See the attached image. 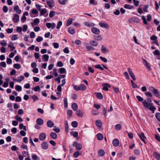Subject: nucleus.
<instances>
[{
	"label": "nucleus",
	"instance_id": "37",
	"mask_svg": "<svg viewBox=\"0 0 160 160\" xmlns=\"http://www.w3.org/2000/svg\"><path fill=\"white\" fill-rule=\"evenodd\" d=\"M153 156L156 158L160 159V155L157 152H155L153 154Z\"/></svg>",
	"mask_w": 160,
	"mask_h": 160
},
{
	"label": "nucleus",
	"instance_id": "61",
	"mask_svg": "<svg viewBox=\"0 0 160 160\" xmlns=\"http://www.w3.org/2000/svg\"><path fill=\"white\" fill-rule=\"evenodd\" d=\"M58 2L61 4L64 5L66 4V2L64 0H58Z\"/></svg>",
	"mask_w": 160,
	"mask_h": 160
},
{
	"label": "nucleus",
	"instance_id": "47",
	"mask_svg": "<svg viewBox=\"0 0 160 160\" xmlns=\"http://www.w3.org/2000/svg\"><path fill=\"white\" fill-rule=\"evenodd\" d=\"M55 15V12L53 11H50L49 13V17L50 18H52Z\"/></svg>",
	"mask_w": 160,
	"mask_h": 160
},
{
	"label": "nucleus",
	"instance_id": "6",
	"mask_svg": "<svg viewBox=\"0 0 160 160\" xmlns=\"http://www.w3.org/2000/svg\"><path fill=\"white\" fill-rule=\"evenodd\" d=\"M46 3L47 5L49 6L50 8H52L53 7L52 5L54 3L53 0H46Z\"/></svg>",
	"mask_w": 160,
	"mask_h": 160
},
{
	"label": "nucleus",
	"instance_id": "64",
	"mask_svg": "<svg viewBox=\"0 0 160 160\" xmlns=\"http://www.w3.org/2000/svg\"><path fill=\"white\" fill-rule=\"evenodd\" d=\"M155 139L159 142H160V137H159V135L156 134L155 135Z\"/></svg>",
	"mask_w": 160,
	"mask_h": 160
},
{
	"label": "nucleus",
	"instance_id": "13",
	"mask_svg": "<svg viewBox=\"0 0 160 160\" xmlns=\"http://www.w3.org/2000/svg\"><path fill=\"white\" fill-rule=\"evenodd\" d=\"M47 125L48 127L52 128L54 126V123L52 121L48 120L47 122Z\"/></svg>",
	"mask_w": 160,
	"mask_h": 160
},
{
	"label": "nucleus",
	"instance_id": "2",
	"mask_svg": "<svg viewBox=\"0 0 160 160\" xmlns=\"http://www.w3.org/2000/svg\"><path fill=\"white\" fill-rule=\"evenodd\" d=\"M142 62L143 65L147 68L148 71H150L151 70L152 68L150 64L148 62L146 59L143 58L142 59Z\"/></svg>",
	"mask_w": 160,
	"mask_h": 160
},
{
	"label": "nucleus",
	"instance_id": "57",
	"mask_svg": "<svg viewBox=\"0 0 160 160\" xmlns=\"http://www.w3.org/2000/svg\"><path fill=\"white\" fill-rule=\"evenodd\" d=\"M79 153L78 151L75 152L73 154V157L77 158L79 155Z\"/></svg>",
	"mask_w": 160,
	"mask_h": 160
},
{
	"label": "nucleus",
	"instance_id": "4",
	"mask_svg": "<svg viewBox=\"0 0 160 160\" xmlns=\"http://www.w3.org/2000/svg\"><path fill=\"white\" fill-rule=\"evenodd\" d=\"M91 32L94 34H98L100 33V31L97 28L93 27L91 28Z\"/></svg>",
	"mask_w": 160,
	"mask_h": 160
},
{
	"label": "nucleus",
	"instance_id": "48",
	"mask_svg": "<svg viewBox=\"0 0 160 160\" xmlns=\"http://www.w3.org/2000/svg\"><path fill=\"white\" fill-rule=\"evenodd\" d=\"M155 117L160 122V113L157 112L155 114Z\"/></svg>",
	"mask_w": 160,
	"mask_h": 160
},
{
	"label": "nucleus",
	"instance_id": "36",
	"mask_svg": "<svg viewBox=\"0 0 160 160\" xmlns=\"http://www.w3.org/2000/svg\"><path fill=\"white\" fill-rule=\"evenodd\" d=\"M40 12V15H43L46 13L47 10L45 8H43Z\"/></svg>",
	"mask_w": 160,
	"mask_h": 160
},
{
	"label": "nucleus",
	"instance_id": "45",
	"mask_svg": "<svg viewBox=\"0 0 160 160\" xmlns=\"http://www.w3.org/2000/svg\"><path fill=\"white\" fill-rule=\"evenodd\" d=\"M86 48L88 51H93L95 50V48L93 47L92 46H86Z\"/></svg>",
	"mask_w": 160,
	"mask_h": 160
},
{
	"label": "nucleus",
	"instance_id": "52",
	"mask_svg": "<svg viewBox=\"0 0 160 160\" xmlns=\"http://www.w3.org/2000/svg\"><path fill=\"white\" fill-rule=\"evenodd\" d=\"M149 6L148 5H145L143 8V10L145 12H148V11L147 10V9L148 8Z\"/></svg>",
	"mask_w": 160,
	"mask_h": 160
},
{
	"label": "nucleus",
	"instance_id": "40",
	"mask_svg": "<svg viewBox=\"0 0 160 160\" xmlns=\"http://www.w3.org/2000/svg\"><path fill=\"white\" fill-rule=\"evenodd\" d=\"M19 128L20 129H23V130L25 131H27V129L26 126H24L23 124H20L19 126Z\"/></svg>",
	"mask_w": 160,
	"mask_h": 160
},
{
	"label": "nucleus",
	"instance_id": "28",
	"mask_svg": "<svg viewBox=\"0 0 160 160\" xmlns=\"http://www.w3.org/2000/svg\"><path fill=\"white\" fill-rule=\"evenodd\" d=\"M101 50L103 53H106L108 51V50L105 47L104 45H102L101 48Z\"/></svg>",
	"mask_w": 160,
	"mask_h": 160
},
{
	"label": "nucleus",
	"instance_id": "59",
	"mask_svg": "<svg viewBox=\"0 0 160 160\" xmlns=\"http://www.w3.org/2000/svg\"><path fill=\"white\" fill-rule=\"evenodd\" d=\"M53 130L56 133H58L60 131L59 128H56V126H54V128L53 129Z\"/></svg>",
	"mask_w": 160,
	"mask_h": 160
},
{
	"label": "nucleus",
	"instance_id": "9",
	"mask_svg": "<svg viewBox=\"0 0 160 160\" xmlns=\"http://www.w3.org/2000/svg\"><path fill=\"white\" fill-rule=\"evenodd\" d=\"M13 9L18 14H20L22 13V11L19 8V7L18 5L14 6Z\"/></svg>",
	"mask_w": 160,
	"mask_h": 160
},
{
	"label": "nucleus",
	"instance_id": "21",
	"mask_svg": "<svg viewBox=\"0 0 160 160\" xmlns=\"http://www.w3.org/2000/svg\"><path fill=\"white\" fill-rule=\"evenodd\" d=\"M72 109L74 111H77L78 108V105L75 103H73L72 104Z\"/></svg>",
	"mask_w": 160,
	"mask_h": 160
},
{
	"label": "nucleus",
	"instance_id": "62",
	"mask_svg": "<svg viewBox=\"0 0 160 160\" xmlns=\"http://www.w3.org/2000/svg\"><path fill=\"white\" fill-rule=\"evenodd\" d=\"M13 28H12L11 29L8 28L6 30L7 32L8 33H12V32H13Z\"/></svg>",
	"mask_w": 160,
	"mask_h": 160
},
{
	"label": "nucleus",
	"instance_id": "32",
	"mask_svg": "<svg viewBox=\"0 0 160 160\" xmlns=\"http://www.w3.org/2000/svg\"><path fill=\"white\" fill-rule=\"evenodd\" d=\"M15 89L18 91H21L22 90V88L21 86L18 85L15 86Z\"/></svg>",
	"mask_w": 160,
	"mask_h": 160
},
{
	"label": "nucleus",
	"instance_id": "23",
	"mask_svg": "<svg viewBox=\"0 0 160 160\" xmlns=\"http://www.w3.org/2000/svg\"><path fill=\"white\" fill-rule=\"evenodd\" d=\"M40 22L39 19L38 18H36L34 19L33 22L32 23V25H36Z\"/></svg>",
	"mask_w": 160,
	"mask_h": 160
},
{
	"label": "nucleus",
	"instance_id": "35",
	"mask_svg": "<svg viewBox=\"0 0 160 160\" xmlns=\"http://www.w3.org/2000/svg\"><path fill=\"white\" fill-rule=\"evenodd\" d=\"M13 67L14 68L16 69H19L20 68L21 66L19 63H15L13 65Z\"/></svg>",
	"mask_w": 160,
	"mask_h": 160
},
{
	"label": "nucleus",
	"instance_id": "14",
	"mask_svg": "<svg viewBox=\"0 0 160 160\" xmlns=\"http://www.w3.org/2000/svg\"><path fill=\"white\" fill-rule=\"evenodd\" d=\"M99 25L100 26L102 27H104L107 29H108L109 28L108 25L106 23L99 22Z\"/></svg>",
	"mask_w": 160,
	"mask_h": 160
},
{
	"label": "nucleus",
	"instance_id": "15",
	"mask_svg": "<svg viewBox=\"0 0 160 160\" xmlns=\"http://www.w3.org/2000/svg\"><path fill=\"white\" fill-rule=\"evenodd\" d=\"M68 32L71 34H73L75 32V30L74 28L72 27H69Z\"/></svg>",
	"mask_w": 160,
	"mask_h": 160
},
{
	"label": "nucleus",
	"instance_id": "50",
	"mask_svg": "<svg viewBox=\"0 0 160 160\" xmlns=\"http://www.w3.org/2000/svg\"><path fill=\"white\" fill-rule=\"evenodd\" d=\"M7 63L8 64H10L12 63V60L10 58H7Z\"/></svg>",
	"mask_w": 160,
	"mask_h": 160
},
{
	"label": "nucleus",
	"instance_id": "43",
	"mask_svg": "<svg viewBox=\"0 0 160 160\" xmlns=\"http://www.w3.org/2000/svg\"><path fill=\"white\" fill-rule=\"evenodd\" d=\"M15 119L19 122L23 121L22 119L20 117H19L18 115H17L15 117Z\"/></svg>",
	"mask_w": 160,
	"mask_h": 160
},
{
	"label": "nucleus",
	"instance_id": "16",
	"mask_svg": "<svg viewBox=\"0 0 160 160\" xmlns=\"http://www.w3.org/2000/svg\"><path fill=\"white\" fill-rule=\"evenodd\" d=\"M76 113V115L79 117H82L83 116V113L82 111L81 110H79L77 111Z\"/></svg>",
	"mask_w": 160,
	"mask_h": 160
},
{
	"label": "nucleus",
	"instance_id": "49",
	"mask_svg": "<svg viewBox=\"0 0 160 160\" xmlns=\"http://www.w3.org/2000/svg\"><path fill=\"white\" fill-rule=\"evenodd\" d=\"M62 21H59L57 23V28L58 29H59L61 26H62Z\"/></svg>",
	"mask_w": 160,
	"mask_h": 160
},
{
	"label": "nucleus",
	"instance_id": "25",
	"mask_svg": "<svg viewBox=\"0 0 160 160\" xmlns=\"http://www.w3.org/2000/svg\"><path fill=\"white\" fill-rule=\"evenodd\" d=\"M105 153L104 151L102 149H100L98 151V154L101 156H103Z\"/></svg>",
	"mask_w": 160,
	"mask_h": 160
},
{
	"label": "nucleus",
	"instance_id": "33",
	"mask_svg": "<svg viewBox=\"0 0 160 160\" xmlns=\"http://www.w3.org/2000/svg\"><path fill=\"white\" fill-rule=\"evenodd\" d=\"M96 96L98 99H102L103 98V96L102 94L100 92L97 93Z\"/></svg>",
	"mask_w": 160,
	"mask_h": 160
},
{
	"label": "nucleus",
	"instance_id": "17",
	"mask_svg": "<svg viewBox=\"0 0 160 160\" xmlns=\"http://www.w3.org/2000/svg\"><path fill=\"white\" fill-rule=\"evenodd\" d=\"M138 135L139 136V137L144 142L146 143V142L145 140V139L146 138V137L145 136L144 134L142 132L140 134H138Z\"/></svg>",
	"mask_w": 160,
	"mask_h": 160
},
{
	"label": "nucleus",
	"instance_id": "5",
	"mask_svg": "<svg viewBox=\"0 0 160 160\" xmlns=\"http://www.w3.org/2000/svg\"><path fill=\"white\" fill-rule=\"evenodd\" d=\"M84 24L88 27H92L95 26V24L92 22H83Z\"/></svg>",
	"mask_w": 160,
	"mask_h": 160
},
{
	"label": "nucleus",
	"instance_id": "11",
	"mask_svg": "<svg viewBox=\"0 0 160 160\" xmlns=\"http://www.w3.org/2000/svg\"><path fill=\"white\" fill-rule=\"evenodd\" d=\"M41 147L44 149H47L48 148V145L46 142H43L42 143Z\"/></svg>",
	"mask_w": 160,
	"mask_h": 160
},
{
	"label": "nucleus",
	"instance_id": "31",
	"mask_svg": "<svg viewBox=\"0 0 160 160\" xmlns=\"http://www.w3.org/2000/svg\"><path fill=\"white\" fill-rule=\"evenodd\" d=\"M20 78H21V79H16L13 78V80L14 81H17V82H20L22 81V80H23L24 79V77L23 76H20Z\"/></svg>",
	"mask_w": 160,
	"mask_h": 160
},
{
	"label": "nucleus",
	"instance_id": "19",
	"mask_svg": "<svg viewBox=\"0 0 160 160\" xmlns=\"http://www.w3.org/2000/svg\"><path fill=\"white\" fill-rule=\"evenodd\" d=\"M110 85L108 83H105L104 84L103 89L106 91L108 90V88H110Z\"/></svg>",
	"mask_w": 160,
	"mask_h": 160
},
{
	"label": "nucleus",
	"instance_id": "41",
	"mask_svg": "<svg viewBox=\"0 0 160 160\" xmlns=\"http://www.w3.org/2000/svg\"><path fill=\"white\" fill-rule=\"evenodd\" d=\"M59 72L60 73L62 74L64 73H66V71L65 68H62L59 69Z\"/></svg>",
	"mask_w": 160,
	"mask_h": 160
},
{
	"label": "nucleus",
	"instance_id": "18",
	"mask_svg": "<svg viewBox=\"0 0 160 160\" xmlns=\"http://www.w3.org/2000/svg\"><path fill=\"white\" fill-rule=\"evenodd\" d=\"M50 136L52 139H55L57 138V134L54 132H52L50 133Z\"/></svg>",
	"mask_w": 160,
	"mask_h": 160
},
{
	"label": "nucleus",
	"instance_id": "39",
	"mask_svg": "<svg viewBox=\"0 0 160 160\" xmlns=\"http://www.w3.org/2000/svg\"><path fill=\"white\" fill-rule=\"evenodd\" d=\"M72 18H70L67 21V23H66V25L67 26H68L69 25H70L72 22Z\"/></svg>",
	"mask_w": 160,
	"mask_h": 160
},
{
	"label": "nucleus",
	"instance_id": "24",
	"mask_svg": "<svg viewBox=\"0 0 160 160\" xmlns=\"http://www.w3.org/2000/svg\"><path fill=\"white\" fill-rule=\"evenodd\" d=\"M124 8L125 9H132L134 8V7L129 4H125L124 5Z\"/></svg>",
	"mask_w": 160,
	"mask_h": 160
},
{
	"label": "nucleus",
	"instance_id": "7",
	"mask_svg": "<svg viewBox=\"0 0 160 160\" xmlns=\"http://www.w3.org/2000/svg\"><path fill=\"white\" fill-rule=\"evenodd\" d=\"M128 72L131 77L132 78L133 80H136V78L134 73H133V72H132L131 70V69L129 68L128 69Z\"/></svg>",
	"mask_w": 160,
	"mask_h": 160
},
{
	"label": "nucleus",
	"instance_id": "12",
	"mask_svg": "<svg viewBox=\"0 0 160 160\" xmlns=\"http://www.w3.org/2000/svg\"><path fill=\"white\" fill-rule=\"evenodd\" d=\"M46 136L45 133H41L39 135V138L42 141H44L46 138Z\"/></svg>",
	"mask_w": 160,
	"mask_h": 160
},
{
	"label": "nucleus",
	"instance_id": "34",
	"mask_svg": "<svg viewBox=\"0 0 160 160\" xmlns=\"http://www.w3.org/2000/svg\"><path fill=\"white\" fill-rule=\"evenodd\" d=\"M131 84L132 86V87L133 88H138V85L136 83H135L132 80H131Z\"/></svg>",
	"mask_w": 160,
	"mask_h": 160
},
{
	"label": "nucleus",
	"instance_id": "22",
	"mask_svg": "<svg viewBox=\"0 0 160 160\" xmlns=\"http://www.w3.org/2000/svg\"><path fill=\"white\" fill-rule=\"evenodd\" d=\"M97 138L98 140H101L103 139V137L102 134L100 133H98L97 135Z\"/></svg>",
	"mask_w": 160,
	"mask_h": 160
},
{
	"label": "nucleus",
	"instance_id": "8",
	"mask_svg": "<svg viewBox=\"0 0 160 160\" xmlns=\"http://www.w3.org/2000/svg\"><path fill=\"white\" fill-rule=\"evenodd\" d=\"M152 93L154 96L160 98V93L157 89H155Z\"/></svg>",
	"mask_w": 160,
	"mask_h": 160
},
{
	"label": "nucleus",
	"instance_id": "38",
	"mask_svg": "<svg viewBox=\"0 0 160 160\" xmlns=\"http://www.w3.org/2000/svg\"><path fill=\"white\" fill-rule=\"evenodd\" d=\"M43 58V59L46 61H48L49 58V57L48 55L46 54H44L42 56Z\"/></svg>",
	"mask_w": 160,
	"mask_h": 160
},
{
	"label": "nucleus",
	"instance_id": "63",
	"mask_svg": "<svg viewBox=\"0 0 160 160\" xmlns=\"http://www.w3.org/2000/svg\"><path fill=\"white\" fill-rule=\"evenodd\" d=\"M35 6L37 9L39 11H40L41 10V6H40L39 4H37L35 5Z\"/></svg>",
	"mask_w": 160,
	"mask_h": 160
},
{
	"label": "nucleus",
	"instance_id": "53",
	"mask_svg": "<svg viewBox=\"0 0 160 160\" xmlns=\"http://www.w3.org/2000/svg\"><path fill=\"white\" fill-rule=\"evenodd\" d=\"M36 41L38 42H40L43 40V38L41 36H38L36 39Z\"/></svg>",
	"mask_w": 160,
	"mask_h": 160
},
{
	"label": "nucleus",
	"instance_id": "29",
	"mask_svg": "<svg viewBox=\"0 0 160 160\" xmlns=\"http://www.w3.org/2000/svg\"><path fill=\"white\" fill-rule=\"evenodd\" d=\"M79 86L80 90L84 91L86 89V87L84 84H80Z\"/></svg>",
	"mask_w": 160,
	"mask_h": 160
},
{
	"label": "nucleus",
	"instance_id": "51",
	"mask_svg": "<svg viewBox=\"0 0 160 160\" xmlns=\"http://www.w3.org/2000/svg\"><path fill=\"white\" fill-rule=\"evenodd\" d=\"M3 12L5 13L7 12L8 11V8L7 6H4L2 8Z\"/></svg>",
	"mask_w": 160,
	"mask_h": 160
},
{
	"label": "nucleus",
	"instance_id": "1",
	"mask_svg": "<svg viewBox=\"0 0 160 160\" xmlns=\"http://www.w3.org/2000/svg\"><path fill=\"white\" fill-rule=\"evenodd\" d=\"M142 103L144 107L152 111H154L156 108L153 105V103L151 102L152 101H142Z\"/></svg>",
	"mask_w": 160,
	"mask_h": 160
},
{
	"label": "nucleus",
	"instance_id": "54",
	"mask_svg": "<svg viewBox=\"0 0 160 160\" xmlns=\"http://www.w3.org/2000/svg\"><path fill=\"white\" fill-rule=\"evenodd\" d=\"M76 147L77 150H80L82 149V145L80 143L78 144Z\"/></svg>",
	"mask_w": 160,
	"mask_h": 160
},
{
	"label": "nucleus",
	"instance_id": "20",
	"mask_svg": "<svg viewBox=\"0 0 160 160\" xmlns=\"http://www.w3.org/2000/svg\"><path fill=\"white\" fill-rule=\"evenodd\" d=\"M36 122H37V123L38 125H42L43 123V120L41 118H38Z\"/></svg>",
	"mask_w": 160,
	"mask_h": 160
},
{
	"label": "nucleus",
	"instance_id": "26",
	"mask_svg": "<svg viewBox=\"0 0 160 160\" xmlns=\"http://www.w3.org/2000/svg\"><path fill=\"white\" fill-rule=\"evenodd\" d=\"M96 126L99 128L101 127L102 126V123L100 120H98L96 121Z\"/></svg>",
	"mask_w": 160,
	"mask_h": 160
},
{
	"label": "nucleus",
	"instance_id": "42",
	"mask_svg": "<svg viewBox=\"0 0 160 160\" xmlns=\"http://www.w3.org/2000/svg\"><path fill=\"white\" fill-rule=\"evenodd\" d=\"M115 128L117 130H119L122 128V126L120 124H117L115 125Z\"/></svg>",
	"mask_w": 160,
	"mask_h": 160
},
{
	"label": "nucleus",
	"instance_id": "30",
	"mask_svg": "<svg viewBox=\"0 0 160 160\" xmlns=\"http://www.w3.org/2000/svg\"><path fill=\"white\" fill-rule=\"evenodd\" d=\"M94 67L95 68L99 69L102 71H103L104 70V68L102 67L101 65L100 64H97L95 65L94 66Z\"/></svg>",
	"mask_w": 160,
	"mask_h": 160
},
{
	"label": "nucleus",
	"instance_id": "46",
	"mask_svg": "<svg viewBox=\"0 0 160 160\" xmlns=\"http://www.w3.org/2000/svg\"><path fill=\"white\" fill-rule=\"evenodd\" d=\"M94 38L97 41H100L102 39V37L101 36H95Z\"/></svg>",
	"mask_w": 160,
	"mask_h": 160
},
{
	"label": "nucleus",
	"instance_id": "58",
	"mask_svg": "<svg viewBox=\"0 0 160 160\" xmlns=\"http://www.w3.org/2000/svg\"><path fill=\"white\" fill-rule=\"evenodd\" d=\"M101 59V60L103 62H107V59L103 57L102 56H100L99 57Z\"/></svg>",
	"mask_w": 160,
	"mask_h": 160
},
{
	"label": "nucleus",
	"instance_id": "44",
	"mask_svg": "<svg viewBox=\"0 0 160 160\" xmlns=\"http://www.w3.org/2000/svg\"><path fill=\"white\" fill-rule=\"evenodd\" d=\"M72 125L73 128H76L78 125V122L76 121H73L72 122Z\"/></svg>",
	"mask_w": 160,
	"mask_h": 160
},
{
	"label": "nucleus",
	"instance_id": "10",
	"mask_svg": "<svg viewBox=\"0 0 160 160\" xmlns=\"http://www.w3.org/2000/svg\"><path fill=\"white\" fill-rule=\"evenodd\" d=\"M112 144L114 146L117 147L119 145V141L118 139L115 138L112 141Z\"/></svg>",
	"mask_w": 160,
	"mask_h": 160
},
{
	"label": "nucleus",
	"instance_id": "55",
	"mask_svg": "<svg viewBox=\"0 0 160 160\" xmlns=\"http://www.w3.org/2000/svg\"><path fill=\"white\" fill-rule=\"evenodd\" d=\"M18 35L17 34H15L14 35H13L11 38V39L12 40H15L17 39L18 38Z\"/></svg>",
	"mask_w": 160,
	"mask_h": 160
},
{
	"label": "nucleus",
	"instance_id": "56",
	"mask_svg": "<svg viewBox=\"0 0 160 160\" xmlns=\"http://www.w3.org/2000/svg\"><path fill=\"white\" fill-rule=\"evenodd\" d=\"M52 45H53L54 47L55 48H59V45L58 43L57 42H53Z\"/></svg>",
	"mask_w": 160,
	"mask_h": 160
},
{
	"label": "nucleus",
	"instance_id": "60",
	"mask_svg": "<svg viewBox=\"0 0 160 160\" xmlns=\"http://www.w3.org/2000/svg\"><path fill=\"white\" fill-rule=\"evenodd\" d=\"M63 52L66 53L68 54L69 52V50L68 47H66L63 49Z\"/></svg>",
	"mask_w": 160,
	"mask_h": 160
},
{
	"label": "nucleus",
	"instance_id": "27",
	"mask_svg": "<svg viewBox=\"0 0 160 160\" xmlns=\"http://www.w3.org/2000/svg\"><path fill=\"white\" fill-rule=\"evenodd\" d=\"M90 43L91 45L94 47H96L98 45V42L94 41H90Z\"/></svg>",
	"mask_w": 160,
	"mask_h": 160
},
{
	"label": "nucleus",
	"instance_id": "3",
	"mask_svg": "<svg viewBox=\"0 0 160 160\" xmlns=\"http://www.w3.org/2000/svg\"><path fill=\"white\" fill-rule=\"evenodd\" d=\"M12 20L14 22L17 23L19 21V16L17 14L15 13L13 14Z\"/></svg>",
	"mask_w": 160,
	"mask_h": 160
}]
</instances>
